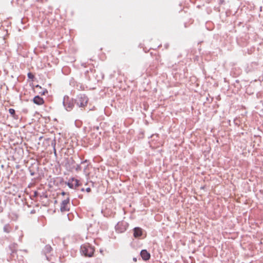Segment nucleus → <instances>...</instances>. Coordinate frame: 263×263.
<instances>
[{"label": "nucleus", "instance_id": "a211bd4d", "mask_svg": "<svg viewBox=\"0 0 263 263\" xmlns=\"http://www.w3.org/2000/svg\"><path fill=\"white\" fill-rule=\"evenodd\" d=\"M45 92H47V90H45V91H43V92H42V93L43 95H44V94H45Z\"/></svg>", "mask_w": 263, "mask_h": 263}, {"label": "nucleus", "instance_id": "6ab92c4d", "mask_svg": "<svg viewBox=\"0 0 263 263\" xmlns=\"http://www.w3.org/2000/svg\"><path fill=\"white\" fill-rule=\"evenodd\" d=\"M62 194L63 195H65V194H66V193H65V192H63L62 193Z\"/></svg>", "mask_w": 263, "mask_h": 263}, {"label": "nucleus", "instance_id": "0eeeda50", "mask_svg": "<svg viewBox=\"0 0 263 263\" xmlns=\"http://www.w3.org/2000/svg\"><path fill=\"white\" fill-rule=\"evenodd\" d=\"M142 235V230L140 228L137 227L134 229V236L135 238H138Z\"/></svg>", "mask_w": 263, "mask_h": 263}, {"label": "nucleus", "instance_id": "6e6552de", "mask_svg": "<svg viewBox=\"0 0 263 263\" xmlns=\"http://www.w3.org/2000/svg\"><path fill=\"white\" fill-rule=\"evenodd\" d=\"M33 101L34 103L37 104V105H42L44 103V100L43 98H41L40 97L37 96H35L33 99Z\"/></svg>", "mask_w": 263, "mask_h": 263}, {"label": "nucleus", "instance_id": "dca6fc26", "mask_svg": "<svg viewBox=\"0 0 263 263\" xmlns=\"http://www.w3.org/2000/svg\"><path fill=\"white\" fill-rule=\"evenodd\" d=\"M86 192H90L91 189H90V187H87V188L86 189Z\"/></svg>", "mask_w": 263, "mask_h": 263}, {"label": "nucleus", "instance_id": "f8f14e48", "mask_svg": "<svg viewBox=\"0 0 263 263\" xmlns=\"http://www.w3.org/2000/svg\"><path fill=\"white\" fill-rule=\"evenodd\" d=\"M51 249L52 248L50 246L47 245L45 247L44 251L46 253H49L51 251Z\"/></svg>", "mask_w": 263, "mask_h": 263}, {"label": "nucleus", "instance_id": "39448f33", "mask_svg": "<svg viewBox=\"0 0 263 263\" xmlns=\"http://www.w3.org/2000/svg\"><path fill=\"white\" fill-rule=\"evenodd\" d=\"M63 104L65 106L66 109L68 111H70L73 107L74 104L73 102H69V103H67L66 100V97H64V100H63Z\"/></svg>", "mask_w": 263, "mask_h": 263}, {"label": "nucleus", "instance_id": "f03ea898", "mask_svg": "<svg viewBox=\"0 0 263 263\" xmlns=\"http://www.w3.org/2000/svg\"><path fill=\"white\" fill-rule=\"evenodd\" d=\"M128 224L125 221H120L116 226V230L119 233H123L126 231Z\"/></svg>", "mask_w": 263, "mask_h": 263}, {"label": "nucleus", "instance_id": "7ed1b4c3", "mask_svg": "<svg viewBox=\"0 0 263 263\" xmlns=\"http://www.w3.org/2000/svg\"><path fill=\"white\" fill-rule=\"evenodd\" d=\"M88 102V98L85 95H81L77 100V104L79 107H84L86 105Z\"/></svg>", "mask_w": 263, "mask_h": 263}, {"label": "nucleus", "instance_id": "20e7f679", "mask_svg": "<svg viewBox=\"0 0 263 263\" xmlns=\"http://www.w3.org/2000/svg\"><path fill=\"white\" fill-rule=\"evenodd\" d=\"M69 198L67 197L66 199L64 200L61 204L60 210L62 212L68 211L69 209L68 207V204L69 203Z\"/></svg>", "mask_w": 263, "mask_h": 263}, {"label": "nucleus", "instance_id": "f3484780", "mask_svg": "<svg viewBox=\"0 0 263 263\" xmlns=\"http://www.w3.org/2000/svg\"><path fill=\"white\" fill-rule=\"evenodd\" d=\"M133 260H134V261H135V262H136V261H137V258H133Z\"/></svg>", "mask_w": 263, "mask_h": 263}, {"label": "nucleus", "instance_id": "ddd939ff", "mask_svg": "<svg viewBox=\"0 0 263 263\" xmlns=\"http://www.w3.org/2000/svg\"><path fill=\"white\" fill-rule=\"evenodd\" d=\"M67 185L71 189H73V187H74V184L73 183V182L72 181V179H71V180H69L68 182L67 183Z\"/></svg>", "mask_w": 263, "mask_h": 263}, {"label": "nucleus", "instance_id": "4468645a", "mask_svg": "<svg viewBox=\"0 0 263 263\" xmlns=\"http://www.w3.org/2000/svg\"><path fill=\"white\" fill-rule=\"evenodd\" d=\"M9 112L12 116L15 115V110L13 108H10L9 109Z\"/></svg>", "mask_w": 263, "mask_h": 263}, {"label": "nucleus", "instance_id": "2eb2a0df", "mask_svg": "<svg viewBox=\"0 0 263 263\" xmlns=\"http://www.w3.org/2000/svg\"><path fill=\"white\" fill-rule=\"evenodd\" d=\"M28 77L30 79H32L33 78V74L32 73H28Z\"/></svg>", "mask_w": 263, "mask_h": 263}, {"label": "nucleus", "instance_id": "aec40b11", "mask_svg": "<svg viewBox=\"0 0 263 263\" xmlns=\"http://www.w3.org/2000/svg\"><path fill=\"white\" fill-rule=\"evenodd\" d=\"M36 88L39 87V88H41V87L39 85H37L36 86Z\"/></svg>", "mask_w": 263, "mask_h": 263}, {"label": "nucleus", "instance_id": "f257e3e1", "mask_svg": "<svg viewBox=\"0 0 263 263\" xmlns=\"http://www.w3.org/2000/svg\"><path fill=\"white\" fill-rule=\"evenodd\" d=\"M95 249L89 243H85L81 247V253L86 257H91L94 253Z\"/></svg>", "mask_w": 263, "mask_h": 263}, {"label": "nucleus", "instance_id": "1a4fd4ad", "mask_svg": "<svg viewBox=\"0 0 263 263\" xmlns=\"http://www.w3.org/2000/svg\"><path fill=\"white\" fill-rule=\"evenodd\" d=\"M3 230L5 233H9L11 231V227L9 224H7L4 226Z\"/></svg>", "mask_w": 263, "mask_h": 263}, {"label": "nucleus", "instance_id": "9d476101", "mask_svg": "<svg viewBox=\"0 0 263 263\" xmlns=\"http://www.w3.org/2000/svg\"><path fill=\"white\" fill-rule=\"evenodd\" d=\"M17 245L16 243H13L10 246V249L12 250V253H14L16 252V249L17 248Z\"/></svg>", "mask_w": 263, "mask_h": 263}, {"label": "nucleus", "instance_id": "9b49d317", "mask_svg": "<svg viewBox=\"0 0 263 263\" xmlns=\"http://www.w3.org/2000/svg\"><path fill=\"white\" fill-rule=\"evenodd\" d=\"M72 181L74 184V187H77L79 186V181L74 178H72Z\"/></svg>", "mask_w": 263, "mask_h": 263}, {"label": "nucleus", "instance_id": "423d86ee", "mask_svg": "<svg viewBox=\"0 0 263 263\" xmlns=\"http://www.w3.org/2000/svg\"><path fill=\"white\" fill-rule=\"evenodd\" d=\"M140 255L144 260H148L151 256L150 254L146 250H142Z\"/></svg>", "mask_w": 263, "mask_h": 263}]
</instances>
